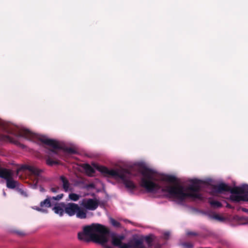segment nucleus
<instances>
[{
	"mask_svg": "<svg viewBox=\"0 0 248 248\" xmlns=\"http://www.w3.org/2000/svg\"><path fill=\"white\" fill-rule=\"evenodd\" d=\"M192 183L187 188L189 192H185L184 187L180 185L175 186H167L163 187L161 191L167 192V196L178 200L180 202H184L187 198L201 199L202 195L199 192L201 189L200 184L201 181L198 179L191 180Z\"/></svg>",
	"mask_w": 248,
	"mask_h": 248,
	"instance_id": "f257e3e1",
	"label": "nucleus"
},
{
	"mask_svg": "<svg viewBox=\"0 0 248 248\" xmlns=\"http://www.w3.org/2000/svg\"><path fill=\"white\" fill-rule=\"evenodd\" d=\"M110 233L109 229L104 225L98 223H93L85 226L83 232H78V238L80 240L93 242L105 245L108 241V235Z\"/></svg>",
	"mask_w": 248,
	"mask_h": 248,
	"instance_id": "f03ea898",
	"label": "nucleus"
},
{
	"mask_svg": "<svg viewBox=\"0 0 248 248\" xmlns=\"http://www.w3.org/2000/svg\"><path fill=\"white\" fill-rule=\"evenodd\" d=\"M17 136L24 138L30 140H32L35 138L38 139L44 144L52 147V149H49V152H52L56 155H58V152L56 150V149L62 150L70 154H76L77 153V151L73 148L63 146L55 140L48 139L45 136L38 135L27 129L21 128L19 129Z\"/></svg>",
	"mask_w": 248,
	"mask_h": 248,
	"instance_id": "7ed1b4c3",
	"label": "nucleus"
},
{
	"mask_svg": "<svg viewBox=\"0 0 248 248\" xmlns=\"http://www.w3.org/2000/svg\"><path fill=\"white\" fill-rule=\"evenodd\" d=\"M248 185L245 184L241 186H235L232 188L225 183H220L217 185H213L211 189V194L216 195L217 194L222 193L224 192H230L232 195L230 197V200L234 202L240 201H248V190H246V187Z\"/></svg>",
	"mask_w": 248,
	"mask_h": 248,
	"instance_id": "20e7f679",
	"label": "nucleus"
},
{
	"mask_svg": "<svg viewBox=\"0 0 248 248\" xmlns=\"http://www.w3.org/2000/svg\"><path fill=\"white\" fill-rule=\"evenodd\" d=\"M138 172L142 175L140 182L141 187L148 192H154L160 189V186L153 181L155 180L154 175L156 171L155 170L141 164L139 166Z\"/></svg>",
	"mask_w": 248,
	"mask_h": 248,
	"instance_id": "39448f33",
	"label": "nucleus"
},
{
	"mask_svg": "<svg viewBox=\"0 0 248 248\" xmlns=\"http://www.w3.org/2000/svg\"><path fill=\"white\" fill-rule=\"evenodd\" d=\"M95 167L99 171L106 176L120 178L123 181V183L125 181L128 180L125 174L122 171L113 169L109 170L108 168L102 166H97Z\"/></svg>",
	"mask_w": 248,
	"mask_h": 248,
	"instance_id": "423d86ee",
	"label": "nucleus"
},
{
	"mask_svg": "<svg viewBox=\"0 0 248 248\" xmlns=\"http://www.w3.org/2000/svg\"><path fill=\"white\" fill-rule=\"evenodd\" d=\"M98 201L93 199H84L81 205L86 209L93 211L98 206Z\"/></svg>",
	"mask_w": 248,
	"mask_h": 248,
	"instance_id": "0eeeda50",
	"label": "nucleus"
},
{
	"mask_svg": "<svg viewBox=\"0 0 248 248\" xmlns=\"http://www.w3.org/2000/svg\"><path fill=\"white\" fill-rule=\"evenodd\" d=\"M5 177L1 178L4 179L6 181V186L9 188H15L18 184V182L13 179V172L11 170H9L4 174Z\"/></svg>",
	"mask_w": 248,
	"mask_h": 248,
	"instance_id": "6e6552de",
	"label": "nucleus"
},
{
	"mask_svg": "<svg viewBox=\"0 0 248 248\" xmlns=\"http://www.w3.org/2000/svg\"><path fill=\"white\" fill-rule=\"evenodd\" d=\"M65 213L70 217L75 215L77 210L79 209V205L74 202H68L65 203L64 202Z\"/></svg>",
	"mask_w": 248,
	"mask_h": 248,
	"instance_id": "1a4fd4ad",
	"label": "nucleus"
},
{
	"mask_svg": "<svg viewBox=\"0 0 248 248\" xmlns=\"http://www.w3.org/2000/svg\"><path fill=\"white\" fill-rule=\"evenodd\" d=\"M111 244L114 247H119L122 244V241L124 239V235H118L112 233L111 235Z\"/></svg>",
	"mask_w": 248,
	"mask_h": 248,
	"instance_id": "9d476101",
	"label": "nucleus"
},
{
	"mask_svg": "<svg viewBox=\"0 0 248 248\" xmlns=\"http://www.w3.org/2000/svg\"><path fill=\"white\" fill-rule=\"evenodd\" d=\"M129 241L130 248H144L143 241L141 239L133 238Z\"/></svg>",
	"mask_w": 248,
	"mask_h": 248,
	"instance_id": "9b49d317",
	"label": "nucleus"
},
{
	"mask_svg": "<svg viewBox=\"0 0 248 248\" xmlns=\"http://www.w3.org/2000/svg\"><path fill=\"white\" fill-rule=\"evenodd\" d=\"M65 210L64 202H61L56 204L52 208V210L56 214L59 215L60 217L63 216Z\"/></svg>",
	"mask_w": 248,
	"mask_h": 248,
	"instance_id": "f8f14e48",
	"label": "nucleus"
},
{
	"mask_svg": "<svg viewBox=\"0 0 248 248\" xmlns=\"http://www.w3.org/2000/svg\"><path fill=\"white\" fill-rule=\"evenodd\" d=\"M60 180L62 183V186L65 192H68L71 189L70 188V184L68 180L63 175H62L60 177Z\"/></svg>",
	"mask_w": 248,
	"mask_h": 248,
	"instance_id": "ddd939ff",
	"label": "nucleus"
},
{
	"mask_svg": "<svg viewBox=\"0 0 248 248\" xmlns=\"http://www.w3.org/2000/svg\"><path fill=\"white\" fill-rule=\"evenodd\" d=\"M161 180L163 181H166L172 183H175L177 181V178L175 176L171 175H163Z\"/></svg>",
	"mask_w": 248,
	"mask_h": 248,
	"instance_id": "4468645a",
	"label": "nucleus"
},
{
	"mask_svg": "<svg viewBox=\"0 0 248 248\" xmlns=\"http://www.w3.org/2000/svg\"><path fill=\"white\" fill-rule=\"evenodd\" d=\"M75 215L78 218L85 219L87 217V211L79 206V209L77 210Z\"/></svg>",
	"mask_w": 248,
	"mask_h": 248,
	"instance_id": "2eb2a0df",
	"label": "nucleus"
},
{
	"mask_svg": "<svg viewBox=\"0 0 248 248\" xmlns=\"http://www.w3.org/2000/svg\"><path fill=\"white\" fill-rule=\"evenodd\" d=\"M83 168L88 176H92L95 172V171L94 170V169L92 166H91L89 164H83Z\"/></svg>",
	"mask_w": 248,
	"mask_h": 248,
	"instance_id": "dca6fc26",
	"label": "nucleus"
},
{
	"mask_svg": "<svg viewBox=\"0 0 248 248\" xmlns=\"http://www.w3.org/2000/svg\"><path fill=\"white\" fill-rule=\"evenodd\" d=\"M26 169L32 174L37 176H39L42 172L41 170L33 166H28Z\"/></svg>",
	"mask_w": 248,
	"mask_h": 248,
	"instance_id": "f3484780",
	"label": "nucleus"
},
{
	"mask_svg": "<svg viewBox=\"0 0 248 248\" xmlns=\"http://www.w3.org/2000/svg\"><path fill=\"white\" fill-rule=\"evenodd\" d=\"M125 187L130 190H133L137 188V186L134 183V182L131 180H127L125 181L123 183Z\"/></svg>",
	"mask_w": 248,
	"mask_h": 248,
	"instance_id": "a211bd4d",
	"label": "nucleus"
},
{
	"mask_svg": "<svg viewBox=\"0 0 248 248\" xmlns=\"http://www.w3.org/2000/svg\"><path fill=\"white\" fill-rule=\"evenodd\" d=\"M0 129L9 132L10 129H9L8 124L2 120H0Z\"/></svg>",
	"mask_w": 248,
	"mask_h": 248,
	"instance_id": "6ab92c4d",
	"label": "nucleus"
},
{
	"mask_svg": "<svg viewBox=\"0 0 248 248\" xmlns=\"http://www.w3.org/2000/svg\"><path fill=\"white\" fill-rule=\"evenodd\" d=\"M46 163L47 165L52 166L54 165L59 164L58 161L52 160L49 156H48L46 158Z\"/></svg>",
	"mask_w": 248,
	"mask_h": 248,
	"instance_id": "aec40b11",
	"label": "nucleus"
},
{
	"mask_svg": "<svg viewBox=\"0 0 248 248\" xmlns=\"http://www.w3.org/2000/svg\"><path fill=\"white\" fill-rule=\"evenodd\" d=\"M40 206L41 207H49L51 206V202L50 201V199L49 198H47V199H45L43 201H42L40 202Z\"/></svg>",
	"mask_w": 248,
	"mask_h": 248,
	"instance_id": "412c9836",
	"label": "nucleus"
},
{
	"mask_svg": "<svg viewBox=\"0 0 248 248\" xmlns=\"http://www.w3.org/2000/svg\"><path fill=\"white\" fill-rule=\"evenodd\" d=\"M209 203L210 205L214 208H220L222 206V203L217 201H210Z\"/></svg>",
	"mask_w": 248,
	"mask_h": 248,
	"instance_id": "4be33fe9",
	"label": "nucleus"
},
{
	"mask_svg": "<svg viewBox=\"0 0 248 248\" xmlns=\"http://www.w3.org/2000/svg\"><path fill=\"white\" fill-rule=\"evenodd\" d=\"M110 222L111 224L115 228H120L122 227L121 224L119 222L112 218H110Z\"/></svg>",
	"mask_w": 248,
	"mask_h": 248,
	"instance_id": "5701e85b",
	"label": "nucleus"
},
{
	"mask_svg": "<svg viewBox=\"0 0 248 248\" xmlns=\"http://www.w3.org/2000/svg\"><path fill=\"white\" fill-rule=\"evenodd\" d=\"M69 198L74 202L78 201L79 199V195L76 193H70L69 195Z\"/></svg>",
	"mask_w": 248,
	"mask_h": 248,
	"instance_id": "b1692460",
	"label": "nucleus"
},
{
	"mask_svg": "<svg viewBox=\"0 0 248 248\" xmlns=\"http://www.w3.org/2000/svg\"><path fill=\"white\" fill-rule=\"evenodd\" d=\"M9 169H7L6 168H4L2 167L1 163L0 162V178L4 177L5 173L9 170Z\"/></svg>",
	"mask_w": 248,
	"mask_h": 248,
	"instance_id": "393cba45",
	"label": "nucleus"
},
{
	"mask_svg": "<svg viewBox=\"0 0 248 248\" xmlns=\"http://www.w3.org/2000/svg\"><path fill=\"white\" fill-rule=\"evenodd\" d=\"M182 246L185 248H193V245L190 242H185L182 244Z\"/></svg>",
	"mask_w": 248,
	"mask_h": 248,
	"instance_id": "a878e982",
	"label": "nucleus"
},
{
	"mask_svg": "<svg viewBox=\"0 0 248 248\" xmlns=\"http://www.w3.org/2000/svg\"><path fill=\"white\" fill-rule=\"evenodd\" d=\"M17 190L18 192L22 196L27 197L28 196V195L26 191H25L24 190H23L21 188H17Z\"/></svg>",
	"mask_w": 248,
	"mask_h": 248,
	"instance_id": "bb28decb",
	"label": "nucleus"
},
{
	"mask_svg": "<svg viewBox=\"0 0 248 248\" xmlns=\"http://www.w3.org/2000/svg\"><path fill=\"white\" fill-rule=\"evenodd\" d=\"M63 197V194L62 193V194L58 195L56 196H53L51 199L52 200H56V201H59L61 199H62Z\"/></svg>",
	"mask_w": 248,
	"mask_h": 248,
	"instance_id": "cd10ccee",
	"label": "nucleus"
},
{
	"mask_svg": "<svg viewBox=\"0 0 248 248\" xmlns=\"http://www.w3.org/2000/svg\"><path fill=\"white\" fill-rule=\"evenodd\" d=\"M145 240L149 246H150L153 241L152 238L149 236H146L145 238Z\"/></svg>",
	"mask_w": 248,
	"mask_h": 248,
	"instance_id": "c85d7f7f",
	"label": "nucleus"
},
{
	"mask_svg": "<svg viewBox=\"0 0 248 248\" xmlns=\"http://www.w3.org/2000/svg\"><path fill=\"white\" fill-rule=\"evenodd\" d=\"M119 248H130L129 241L127 244L122 243V244L118 247Z\"/></svg>",
	"mask_w": 248,
	"mask_h": 248,
	"instance_id": "c756f323",
	"label": "nucleus"
},
{
	"mask_svg": "<svg viewBox=\"0 0 248 248\" xmlns=\"http://www.w3.org/2000/svg\"><path fill=\"white\" fill-rule=\"evenodd\" d=\"M186 235L188 236H196L198 235V233L192 231H188L186 232Z\"/></svg>",
	"mask_w": 248,
	"mask_h": 248,
	"instance_id": "7c9ffc66",
	"label": "nucleus"
},
{
	"mask_svg": "<svg viewBox=\"0 0 248 248\" xmlns=\"http://www.w3.org/2000/svg\"><path fill=\"white\" fill-rule=\"evenodd\" d=\"M14 233L17 234L18 236H22L25 235V233L24 232L20 230H15L14 231Z\"/></svg>",
	"mask_w": 248,
	"mask_h": 248,
	"instance_id": "2f4dec72",
	"label": "nucleus"
},
{
	"mask_svg": "<svg viewBox=\"0 0 248 248\" xmlns=\"http://www.w3.org/2000/svg\"><path fill=\"white\" fill-rule=\"evenodd\" d=\"M60 190V188L58 186H56V187H51L50 189V191L53 193H58L59 192Z\"/></svg>",
	"mask_w": 248,
	"mask_h": 248,
	"instance_id": "473e14b6",
	"label": "nucleus"
},
{
	"mask_svg": "<svg viewBox=\"0 0 248 248\" xmlns=\"http://www.w3.org/2000/svg\"><path fill=\"white\" fill-rule=\"evenodd\" d=\"M4 139L7 140L11 142H14L15 141L13 140V139L9 136L5 135L4 136Z\"/></svg>",
	"mask_w": 248,
	"mask_h": 248,
	"instance_id": "72a5a7b5",
	"label": "nucleus"
},
{
	"mask_svg": "<svg viewBox=\"0 0 248 248\" xmlns=\"http://www.w3.org/2000/svg\"><path fill=\"white\" fill-rule=\"evenodd\" d=\"M169 236H170V233L169 232H166L164 233V238L166 239H168Z\"/></svg>",
	"mask_w": 248,
	"mask_h": 248,
	"instance_id": "f704fd0d",
	"label": "nucleus"
},
{
	"mask_svg": "<svg viewBox=\"0 0 248 248\" xmlns=\"http://www.w3.org/2000/svg\"><path fill=\"white\" fill-rule=\"evenodd\" d=\"M33 209L36 210L37 211H42V212H43L44 211V209L39 207H37L36 206L35 208H33Z\"/></svg>",
	"mask_w": 248,
	"mask_h": 248,
	"instance_id": "c9c22d12",
	"label": "nucleus"
},
{
	"mask_svg": "<svg viewBox=\"0 0 248 248\" xmlns=\"http://www.w3.org/2000/svg\"><path fill=\"white\" fill-rule=\"evenodd\" d=\"M226 207L229 208H231V209H232L233 208L231 204H230L229 203L227 204Z\"/></svg>",
	"mask_w": 248,
	"mask_h": 248,
	"instance_id": "e433bc0d",
	"label": "nucleus"
},
{
	"mask_svg": "<svg viewBox=\"0 0 248 248\" xmlns=\"http://www.w3.org/2000/svg\"><path fill=\"white\" fill-rule=\"evenodd\" d=\"M215 218H217V219H219V220H222V218H221V217H220L218 215H216L215 216Z\"/></svg>",
	"mask_w": 248,
	"mask_h": 248,
	"instance_id": "4c0bfd02",
	"label": "nucleus"
},
{
	"mask_svg": "<svg viewBox=\"0 0 248 248\" xmlns=\"http://www.w3.org/2000/svg\"><path fill=\"white\" fill-rule=\"evenodd\" d=\"M242 211L244 212H247L248 211V209L243 208H242Z\"/></svg>",
	"mask_w": 248,
	"mask_h": 248,
	"instance_id": "58836bf2",
	"label": "nucleus"
},
{
	"mask_svg": "<svg viewBox=\"0 0 248 248\" xmlns=\"http://www.w3.org/2000/svg\"><path fill=\"white\" fill-rule=\"evenodd\" d=\"M246 188H247V189L246 190H248V186H247Z\"/></svg>",
	"mask_w": 248,
	"mask_h": 248,
	"instance_id": "ea45409f",
	"label": "nucleus"
}]
</instances>
